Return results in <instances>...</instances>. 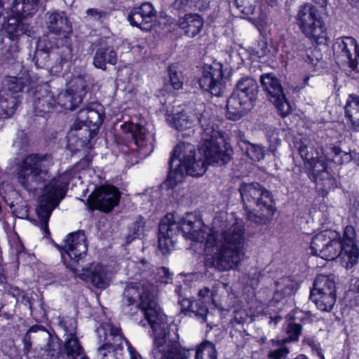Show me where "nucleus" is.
<instances>
[{
	"mask_svg": "<svg viewBox=\"0 0 359 359\" xmlns=\"http://www.w3.org/2000/svg\"><path fill=\"white\" fill-rule=\"evenodd\" d=\"M167 122L178 130H184L201 125V145L199 149L204 159L196 160L195 147L182 142L177 145L170 160V170L165 185L169 188L183 182L185 176L203 175L208 165H222L231 159V150L222 133L212 123L209 112L202 105L186 106L176 109L172 115H168Z\"/></svg>",
	"mask_w": 359,
	"mask_h": 359,
	"instance_id": "nucleus-2",
	"label": "nucleus"
},
{
	"mask_svg": "<svg viewBox=\"0 0 359 359\" xmlns=\"http://www.w3.org/2000/svg\"><path fill=\"white\" fill-rule=\"evenodd\" d=\"M310 298L320 311H330L336 302L334 281L327 276H317L311 291Z\"/></svg>",
	"mask_w": 359,
	"mask_h": 359,
	"instance_id": "nucleus-12",
	"label": "nucleus"
},
{
	"mask_svg": "<svg viewBox=\"0 0 359 359\" xmlns=\"http://www.w3.org/2000/svg\"><path fill=\"white\" fill-rule=\"evenodd\" d=\"M121 128L123 133L133 138L141 157H145L153 151L155 139L151 125L146 124L143 120L137 123L128 121L121 125Z\"/></svg>",
	"mask_w": 359,
	"mask_h": 359,
	"instance_id": "nucleus-11",
	"label": "nucleus"
},
{
	"mask_svg": "<svg viewBox=\"0 0 359 359\" xmlns=\"http://www.w3.org/2000/svg\"><path fill=\"white\" fill-rule=\"evenodd\" d=\"M308 79H308V78H306V79H305L304 82H305V83H306V82H307V81H308Z\"/></svg>",
	"mask_w": 359,
	"mask_h": 359,
	"instance_id": "nucleus-59",
	"label": "nucleus"
},
{
	"mask_svg": "<svg viewBox=\"0 0 359 359\" xmlns=\"http://www.w3.org/2000/svg\"><path fill=\"white\" fill-rule=\"evenodd\" d=\"M170 79L173 88L176 90L182 88L183 78L180 72H177L173 67L170 68Z\"/></svg>",
	"mask_w": 359,
	"mask_h": 359,
	"instance_id": "nucleus-43",
	"label": "nucleus"
},
{
	"mask_svg": "<svg viewBox=\"0 0 359 359\" xmlns=\"http://www.w3.org/2000/svg\"><path fill=\"white\" fill-rule=\"evenodd\" d=\"M203 20L197 14H187L178 20V26L189 37L196 36L201 30Z\"/></svg>",
	"mask_w": 359,
	"mask_h": 359,
	"instance_id": "nucleus-26",
	"label": "nucleus"
},
{
	"mask_svg": "<svg viewBox=\"0 0 359 359\" xmlns=\"http://www.w3.org/2000/svg\"><path fill=\"white\" fill-rule=\"evenodd\" d=\"M253 51L255 55L259 58L265 56L269 52L266 42L264 41H259L257 45V48H255Z\"/></svg>",
	"mask_w": 359,
	"mask_h": 359,
	"instance_id": "nucleus-48",
	"label": "nucleus"
},
{
	"mask_svg": "<svg viewBox=\"0 0 359 359\" xmlns=\"http://www.w3.org/2000/svg\"><path fill=\"white\" fill-rule=\"evenodd\" d=\"M180 231L187 239L203 243L206 264L219 271L236 267L243 259L244 222L233 215H217L209 227L191 213L179 221L175 214H167L159 224L158 248L163 254L174 248Z\"/></svg>",
	"mask_w": 359,
	"mask_h": 359,
	"instance_id": "nucleus-1",
	"label": "nucleus"
},
{
	"mask_svg": "<svg viewBox=\"0 0 359 359\" xmlns=\"http://www.w3.org/2000/svg\"><path fill=\"white\" fill-rule=\"evenodd\" d=\"M88 250L85 234L81 231L69 233L65 240L61 252L64 264L74 273L79 270L78 262L86 254Z\"/></svg>",
	"mask_w": 359,
	"mask_h": 359,
	"instance_id": "nucleus-13",
	"label": "nucleus"
},
{
	"mask_svg": "<svg viewBox=\"0 0 359 359\" xmlns=\"http://www.w3.org/2000/svg\"><path fill=\"white\" fill-rule=\"evenodd\" d=\"M191 0H175L174 6L177 9H184L189 6Z\"/></svg>",
	"mask_w": 359,
	"mask_h": 359,
	"instance_id": "nucleus-50",
	"label": "nucleus"
},
{
	"mask_svg": "<svg viewBox=\"0 0 359 359\" xmlns=\"http://www.w3.org/2000/svg\"><path fill=\"white\" fill-rule=\"evenodd\" d=\"M345 116L352 128L359 131V96L350 95L345 105Z\"/></svg>",
	"mask_w": 359,
	"mask_h": 359,
	"instance_id": "nucleus-27",
	"label": "nucleus"
},
{
	"mask_svg": "<svg viewBox=\"0 0 359 359\" xmlns=\"http://www.w3.org/2000/svg\"><path fill=\"white\" fill-rule=\"evenodd\" d=\"M246 147V154L253 161H259L263 159L264 151L262 147L259 144L248 143Z\"/></svg>",
	"mask_w": 359,
	"mask_h": 359,
	"instance_id": "nucleus-40",
	"label": "nucleus"
},
{
	"mask_svg": "<svg viewBox=\"0 0 359 359\" xmlns=\"http://www.w3.org/2000/svg\"><path fill=\"white\" fill-rule=\"evenodd\" d=\"M29 76L25 73L18 76H8L0 89V118L12 116L19 104V93L29 84Z\"/></svg>",
	"mask_w": 359,
	"mask_h": 359,
	"instance_id": "nucleus-10",
	"label": "nucleus"
},
{
	"mask_svg": "<svg viewBox=\"0 0 359 359\" xmlns=\"http://www.w3.org/2000/svg\"><path fill=\"white\" fill-rule=\"evenodd\" d=\"M198 300L191 301L189 304V308L191 312L194 313L196 316L201 320L202 323L207 320L208 309L207 304L213 302V294L210 289L204 287L198 291Z\"/></svg>",
	"mask_w": 359,
	"mask_h": 359,
	"instance_id": "nucleus-22",
	"label": "nucleus"
},
{
	"mask_svg": "<svg viewBox=\"0 0 359 359\" xmlns=\"http://www.w3.org/2000/svg\"><path fill=\"white\" fill-rule=\"evenodd\" d=\"M13 16L8 18L7 22L4 26L6 33L8 35V39L5 41V46L8 48L11 44L17 43L15 39L20 35L27 34V28L25 24L22 22V17L24 15H18L13 13Z\"/></svg>",
	"mask_w": 359,
	"mask_h": 359,
	"instance_id": "nucleus-23",
	"label": "nucleus"
},
{
	"mask_svg": "<svg viewBox=\"0 0 359 359\" xmlns=\"http://www.w3.org/2000/svg\"><path fill=\"white\" fill-rule=\"evenodd\" d=\"M70 172H65L52 179L45 187L41 197L37 214L41 221V229L44 234H48V219L53 210L65 197L70 181Z\"/></svg>",
	"mask_w": 359,
	"mask_h": 359,
	"instance_id": "nucleus-7",
	"label": "nucleus"
},
{
	"mask_svg": "<svg viewBox=\"0 0 359 359\" xmlns=\"http://www.w3.org/2000/svg\"><path fill=\"white\" fill-rule=\"evenodd\" d=\"M66 338L65 340V353L66 359H88L76 336V322L70 319L64 323Z\"/></svg>",
	"mask_w": 359,
	"mask_h": 359,
	"instance_id": "nucleus-19",
	"label": "nucleus"
},
{
	"mask_svg": "<svg viewBox=\"0 0 359 359\" xmlns=\"http://www.w3.org/2000/svg\"><path fill=\"white\" fill-rule=\"evenodd\" d=\"M116 61L117 55L113 47H100L95 52L93 64L96 68L104 69L107 63L115 65Z\"/></svg>",
	"mask_w": 359,
	"mask_h": 359,
	"instance_id": "nucleus-28",
	"label": "nucleus"
},
{
	"mask_svg": "<svg viewBox=\"0 0 359 359\" xmlns=\"http://www.w3.org/2000/svg\"><path fill=\"white\" fill-rule=\"evenodd\" d=\"M299 151L314 175H319L321 172L326 170L325 163L319 159L318 153L313 147L301 145Z\"/></svg>",
	"mask_w": 359,
	"mask_h": 359,
	"instance_id": "nucleus-24",
	"label": "nucleus"
},
{
	"mask_svg": "<svg viewBox=\"0 0 359 359\" xmlns=\"http://www.w3.org/2000/svg\"><path fill=\"white\" fill-rule=\"evenodd\" d=\"M53 165V161L50 155H29L21 163L18 182L25 187L32 183H41L48 177L49 169Z\"/></svg>",
	"mask_w": 359,
	"mask_h": 359,
	"instance_id": "nucleus-9",
	"label": "nucleus"
},
{
	"mask_svg": "<svg viewBox=\"0 0 359 359\" xmlns=\"http://www.w3.org/2000/svg\"><path fill=\"white\" fill-rule=\"evenodd\" d=\"M296 290L295 283L290 278H283L277 283V292L274 295L276 301L280 300V296H290Z\"/></svg>",
	"mask_w": 359,
	"mask_h": 359,
	"instance_id": "nucleus-32",
	"label": "nucleus"
},
{
	"mask_svg": "<svg viewBox=\"0 0 359 359\" xmlns=\"http://www.w3.org/2000/svg\"><path fill=\"white\" fill-rule=\"evenodd\" d=\"M71 58V49L69 47H65L62 52L60 58L57 59L56 63L51 66L50 68V73L53 74L61 72L64 64L67 63Z\"/></svg>",
	"mask_w": 359,
	"mask_h": 359,
	"instance_id": "nucleus-38",
	"label": "nucleus"
},
{
	"mask_svg": "<svg viewBox=\"0 0 359 359\" xmlns=\"http://www.w3.org/2000/svg\"><path fill=\"white\" fill-rule=\"evenodd\" d=\"M40 329L39 326H32L31 327L23 338V345H24V351L27 353L32 346V341H31V332H36Z\"/></svg>",
	"mask_w": 359,
	"mask_h": 359,
	"instance_id": "nucleus-46",
	"label": "nucleus"
},
{
	"mask_svg": "<svg viewBox=\"0 0 359 359\" xmlns=\"http://www.w3.org/2000/svg\"><path fill=\"white\" fill-rule=\"evenodd\" d=\"M348 1H351V3H355V2L358 1L359 0H348Z\"/></svg>",
	"mask_w": 359,
	"mask_h": 359,
	"instance_id": "nucleus-57",
	"label": "nucleus"
},
{
	"mask_svg": "<svg viewBox=\"0 0 359 359\" xmlns=\"http://www.w3.org/2000/svg\"><path fill=\"white\" fill-rule=\"evenodd\" d=\"M119 198L118 190L114 186L107 185L97 188L88 200L93 208L109 212L118 204Z\"/></svg>",
	"mask_w": 359,
	"mask_h": 359,
	"instance_id": "nucleus-17",
	"label": "nucleus"
},
{
	"mask_svg": "<svg viewBox=\"0 0 359 359\" xmlns=\"http://www.w3.org/2000/svg\"><path fill=\"white\" fill-rule=\"evenodd\" d=\"M34 107L36 115L44 116L45 114L57 107L53 95L46 90L41 97L34 101Z\"/></svg>",
	"mask_w": 359,
	"mask_h": 359,
	"instance_id": "nucleus-29",
	"label": "nucleus"
},
{
	"mask_svg": "<svg viewBox=\"0 0 359 359\" xmlns=\"http://www.w3.org/2000/svg\"><path fill=\"white\" fill-rule=\"evenodd\" d=\"M46 26L48 30L56 35L67 38L72 33V25L63 11L48 13Z\"/></svg>",
	"mask_w": 359,
	"mask_h": 359,
	"instance_id": "nucleus-21",
	"label": "nucleus"
},
{
	"mask_svg": "<svg viewBox=\"0 0 359 359\" xmlns=\"http://www.w3.org/2000/svg\"><path fill=\"white\" fill-rule=\"evenodd\" d=\"M39 0H14L12 12L18 15H29L34 13Z\"/></svg>",
	"mask_w": 359,
	"mask_h": 359,
	"instance_id": "nucleus-31",
	"label": "nucleus"
},
{
	"mask_svg": "<svg viewBox=\"0 0 359 359\" xmlns=\"http://www.w3.org/2000/svg\"><path fill=\"white\" fill-rule=\"evenodd\" d=\"M130 359H140V356L135 352L130 344L126 346Z\"/></svg>",
	"mask_w": 359,
	"mask_h": 359,
	"instance_id": "nucleus-52",
	"label": "nucleus"
},
{
	"mask_svg": "<svg viewBox=\"0 0 359 359\" xmlns=\"http://www.w3.org/2000/svg\"><path fill=\"white\" fill-rule=\"evenodd\" d=\"M86 82L83 76H78L73 79L69 82V90L74 95H80L83 99V96L86 94Z\"/></svg>",
	"mask_w": 359,
	"mask_h": 359,
	"instance_id": "nucleus-37",
	"label": "nucleus"
},
{
	"mask_svg": "<svg viewBox=\"0 0 359 359\" xmlns=\"http://www.w3.org/2000/svg\"><path fill=\"white\" fill-rule=\"evenodd\" d=\"M265 1L271 6H275L277 4V0H265Z\"/></svg>",
	"mask_w": 359,
	"mask_h": 359,
	"instance_id": "nucleus-54",
	"label": "nucleus"
},
{
	"mask_svg": "<svg viewBox=\"0 0 359 359\" xmlns=\"http://www.w3.org/2000/svg\"><path fill=\"white\" fill-rule=\"evenodd\" d=\"M280 319L281 318L280 316H277L274 318L273 321L274 322V324H276Z\"/></svg>",
	"mask_w": 359,
	"mask_h": 359,
	"instance_id": "nucleus-55",
	"label": "nucleus"
},
{
	"mask_svg": "<svg viewBox=\"0 0 359 359\" xmlns=\"http://www.w3.org/2000/svg\"><path fill=\"white\" fill-rule=\"evenodd\" d=\"M286 332L288 334V338L282 340V343L285 344L290 341H297L302 332V327L297 323H289Z\"/></svg>",
	"mask_w": 359,
	"mask_h": 359,
	"instance_id": "nucleus-41",
	"label": "nucleus"
},
{
	"mask_svg": "<svg viewBox=\"0 0 359 359\" xmlns=\"http://www.w3.org/2000/svg\"><path fill=\"white\" fill-rule=\"evenodd\" d=\"M239 191L246 209L253 210L260 215L250 212L248 219L257 224H262L272 217L276 211L271 193L258 183H243Z\"/></svg>",
	"mask_w": 359,
	"mask_h": 359,
	"instance_id": "nucleus-5",
	"label": "nucleus"
},
{
	"mask_svg": "<svg viewBox=\"0 0 359 359\" xmlns=\"http://www.w3.org/2000/svg\"><path fill=\"white\" fill-rule=\"evenodd\" d=\"M89 278L94 287L104 290L109 285L112 273L107 266L97 264L90 270Z\"/></svg>",
	"mask_w": 359,
	"mask_h": 359,
	"instance_id": "nucleus-25",
	"label": "nucleus"
},
{
	"mask_svg": "<svg viewBox=\"0 0 359 359\" xmlns=\"http://www.w3.org/2000/svg\"><path fill=\"white\" fill-rule=\"evenodd\" d=\"M82 102L80 95H74L69 90L60 92L57 95L56 106H60L64 110L72 111Z\"/></svg>",
	"mask_w": 359,
	"mask_h": 359,
	"instance_id": "nucleus-30",
	"label": "nucleus"
},
{
	"mask_svg": "<svg viewBox=\"0 0 359 359\" xmlns=\"http://www.w3.org/2000/svg\"><path fill=\"white\" fill-rule=\"evenodd\" d=\"M144 264H145V262H144V261H142V262H141V264H142V265H144Z\"/></svg>",
	"mask_w": 359,
	"mask_h": 359,
	"instance_id": "nucleus-58",
	"label": "nucleus"
},
{
	"mask_svg": "<svg viewBox=\"0 0 359 359\" xmlns=\"http://www.w3.org/2000/svg\"><path fill=\"white\" fill-rule=\"evenodd\" d=\"M5 43L4 39L0 35V53L6 58L13 57V54L18 52V46L15 43L11 44L8 48L3 46Z\"/></svg>",
	"mask_w": 359,
	"mask_h": 359,
	"instance_id": "nucleus-42",
	"label": "nucleus"
},
{
	"mask_svg": "<svg viewBox=\"0 0 359 359\" xmlns=\"http://www.w3.org/2000/svg\"><path fill=\"white\" fill-rule=\"evenodd\" d=\"M123 344H122L121 346H100L97 348V359H122L121 353L119 351L123 348Z\"/></svg>",
	"mask_w": 359,
	"mask_h": 359,
	"instance_id": "nucleus-34",
	"label": "nucleus"
},
{
	"mask_svg": "<svg viewBox=\"0 0 359 359\" xmlns=\"http://www.w3.org/2000/svg\"><path fill=\"white\" fill-rule=\"evenodd\" d=\"M348 297L350 298L351 305L352 306L359 305V293L349 290Z\"/></svg>",
	"mask_w": 359,
	"mask_h": 359,
	"instance_id": "nucleus-49",
	"label": "nucleus"
},
{
	"mask_svg": "<svg viewBox=\"0 0 359 359\" xmlns=\"http://www.w3.org/2000/svg\"><path fill=\"white\" fill-rule=\"evenodd\" d=\"M154 278L156 283L163 284H168L172 279L169 271L165 267L156 269V273Z\"/></svg>",
	"mask_w": 359,
	"mask_h": 359,
	"instance_id": "nucleus-44",
	"label": "nucleus"
},
{
	"mask_svg": "<svg viewBox=\"0 0 359 359\" xmlns=\"http://www.w3.org/2000/svg\"><path fill=\"white\" fill-rule=\"evenodd\" d=\"M295 19L300 31L308 39L318 44L327 42L325 25L318 10L313 4H304L300 6Z\"/></svg>",
	"mask_w": 359,
	"mask_h": 359,
	"instance_id": "nucleus-8",
	"label": "nucleus"
},
{
	"mask_svg": "<svg viewBox=\"0 0 359 359\" xmlns=\"http://www.w3.org/2000/svg\"><path fill=\"white\" fill-rule=\"evenodd\" d=\"M356 152L351 151L349 153L343 151L339 147H334L332 149L331 156L332 161L336 164H343L348 163L351 160H355Z\"/></svg>",
	"mask_w": 359,
	"mask_h": 359,
	"instance_id": "nucleus-35",
	"label": "nucleus"
},
{
	"mask_svg": "<svg viewBox=\"0 0 359 359\" xmlns=\"http://www.w3.org/2000/svg\"><path fill=\"white\" fill-rule=\"evenodd\" d=\"M261 84L269 96L270 101L276 106L282 116L291 112V106L287 101L283 87L276 76L272 74H265L261 76Z\"/></svg>",
	"mask_w": 359,
	"mask_h": 359,
	"instance_id": "nucleus-15",
	"label": "nucleus"
},
{
	"mask_svg": "<svg viewBox=\"0 0 359 359\" xmlns=\"http://www.w3.org/2000/svg\"><path fill=\"white\" fill-rule=\"evenodd\" d=\"M258 89V84L253 78L248 76L239 79L227 100V118L236 121L250 111L255 104Z\"/></svg>",
	"mask_w": 359,
	"mask_h": 359,
	"instance_id": "nucleus-6",
	"label": "nucleus"
},
{
	"mask_svg": "<svg viewBox=\"0 0 359 359\" xmlns=\"http://www.w3.org/2000/svg\"><path fill=\"white\" fill-rule=\"evenodd\" d=\"M95 333L99 339V343L103 344L102 346H121L122 344H125L126 346L130 344L123 337L120 329L109 323L101 324L96 329Z\"/></svg>",
	"mask_w": 359,
	"mask_h": 359,
	"instance_id": "nucleus-20",
	"label": "nucleus"
},
{
	"mask_svg": "<svg viewBox=\"0 0 359 359\" xmlns=\"http://www.w3.org/2000/svg\"><path fill=\"white\" fill-rule=\"evenodd\" d=\"M289 351L286 347H280L276 350L272 351L269 353V356L273 359H283L285 358ZM294 359H307L305 355H299Z\"/></svg>",
	"mask_w": 359,
	"mask_h": 359,
	"instance_id": "nucleus-45",
	"label": "nucleus"
},
{
	"mask_svg": "<svg viewBox=\"0 0 359 359\" xmlns=\"http://www.w3.org/2000/svg\"><path fill=\"white\" fill-rule=\"evenodd\" d=\"M332 48L337 62L347 65L351 70L359 73V45L355 39L351 36L338 38Z\"/></svg>",
	"mask_w": 359,
	"mask_h": 359,
	"instance_id": "nucleus-14",
	"label": "nucleus"
},
{
	"mask_svg": "<svg viewBox=\"0 0 359 359\" xmlns=\"http://www.w3.org/2000/svg\"><path fill=\"white\" fill-rule=\"evenodd\" d=\"M199 85L212 95L220 96L226 88L221 65L215 63L213 65L205 66L203 75L199 79Z\"/></svg>",
	"mask_w": 359,
	"mask_h": 359,
	"instance_id": "nucleus-16",
	"label": "nucleus"
},
{
	"mask_svg": "<svg viewBox=\"0 0 359 359\" xmlns=\"http://www.w3.org/2000/svg\"><path fill=\"white\" fill-rule=\"evenodd\" d=\"M154 285L142 283H129L122 296V312L133 316L140 310L154 334L152 353L156 359H184L187 352L177 341L173 332L167 331L169 325L165 315L156 302Z\"/></svg>",
	"mask_w": 359,
	"mask_h": 359,
	"instance_id": "nucleus-3",
	"label": "nucleus"
},
{
	"mask_svg": "<svg viewBox=\"0 0 359 359\" xmlns=\"http://www.w3.org/2000/svg\"><path fill=\"white\" fill-rule=\"evenodd\" d=\"M136 8L146 23H152L156 17V11L151 4L144 3Z\"/></svg>",
	"mask_w": 359,
	"mask_h": 359,
	"instance_id": "nucleus-39",
	"label": "nucleus"
},
{
	"mask_svg": "<svg viewBox=\"0 0 359 359\" xmlns=\"http://www.w3.org/2000/svg\"><path fill=\"white\" fill-rule=\"evenodd\" d=\"M103 116L102 105L98 103H92L88 107L79 111L76 120L72 126V130H80L83 126L98 127L102 123Z\"/></svg>",
	"mask_w": 359,
	"mask_h": 359,
	"instance_id": "nucleus-18",
	"label": "nucleus"
},
{
	"mask_svg": "<svg viewBox=\"0 0 359 359\" xmlns=\"http://www.w3.org/2000/svg\"><path fill=\"white\" fill-rule=\"evenodd\" d=\"M136 8H133L128 16V20L131 25L135 26L144 31H149L151 27V23H146L142 16L140 15Z\"/></svg>",
	"mask_w": 359,
	"mask_h": 359,
	"instance_id": "nucleus-36",
	"label": "nucleus"
},
{
	"mask_svg": "<svg viewBox=\"0 0 359 359\" xmlns=\"http://www.w3.org/2000/svg\"><path fill=\"white\" fill-rule=\"evenodd\" d=\"M183 349H184L185 351H187V356L184 358V359H187V358L189 357V355H190L189 351L188 350L184 349V348H183Z\"/></svg>",
	"mask_w": 359,
	"mask_h": 359,
	"instance_id": "nucleus-56",
	"label": "nucleus"
},
{
	"mask_svg": "<svg viewBox=\"0 0 359 359\" xmlns=\"http://www.w3.org/2000/svg\"><path fill=\"white\" fill-rule=\"evenodd\" d=\"M351 291L359 293V278L356 279L355 282L351 285Z\"/></svg>",
	"mask_w": 359,
	"mask_h": 359,
	"instance_id": "nucleus-53",
	"label": "nucleus"
},
{
	"mask_svg": "<svg viewBox=\"0 0 359 359\" xmlns=\"http://www.w3.org/2000/svg\"><path fill=\"white\" fill-rule=\"evenodd\" d=\"M311 253L325 260H334L339 257L342 264L351 269L358 262L359 249L355 229L347 226L341 238L339 232L330 229L314 235L310 243Z\"/></svg>",
	"mask_w": 359,
	"mask_h": 359,
	"instance_id": "nucleus-4",
	"label": "nucleus"
},
{
	"mask_svg": "<svg viewBox=\"0 0 359 359\" xmlns=\"http://www.w3.org/2000/svg\"><path fill=\"white\" fill-rule=\"evenodd\" d=\"M133 50L135 52H140V53H145L146 49V42L145 41H141L136 46H133Z\"/></svg>",
	"mask_w": 359,
	"mask_h": 359,
	"instance_id": "nucleus-51",
	"label": "nucleus"
},
{
	"mask_svg": "<svg viewBox=\"0 0 359 359\" xmlns=\"http://www.w3.org/2000/svg\"><path fill=\"white\" fill-rule=\"evenodd\" d=\"M217 356L215 344L209 341H205L198 346L195 359H217Z\"/></svg>",
	"mask_w": 359,
	"mask_h": 359,
	"instance_id": "nucleus-33",
	"label": "nucleus"
},
{
	"mask_svg": "<svg viewBox=\"0 0 359 359\" xmlns=\"http://www.w3.org/2000/svg\"><path fill=\"white\" fill-rule=\"evenodd\" d=\"M86 14L88 16L90 17L93 20H101L103 18H105L107 16V13L99 11L95 8H89L86 11Z\"/></svg>",
	"mask_w": 359,
	"mask_h": 359,
	"instance_id": "nucleus-47",
	"label": "nucleus"
}]
</instances>
